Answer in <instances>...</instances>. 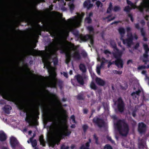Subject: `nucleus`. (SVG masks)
<instances>
[{
    "label": "nucleus",
    "mask_w": 149,
    "mask_h": 149,
    "mask_svg": "<svg viewBox=\"0 0 149 149\" xmlns=\"http://www.w3.org/2000/svg\"><path fill=\"white\" fill-rule=\"evenodd\" d=\"M139 46V45L138 44H137L135 47V48H136L138 47Z\"/></svg>",
    "instance_id": "6e6d98bb"
},
{
    "label": "nucleus",
    "mask_w": 149,
    "mask_h": 149,
    "mask_svg": "<svg viewBox=\"0 0 149 149\" xmlns=\"http://www.w3.org/2000/svg\"><path fill=\"white\" fill-rule=\"evenodd\" d=\"M79 67L80 70L83 72H84L86 71V69L84 64H80Z\"/></svg>",
    "instance_id": "4be33fe9"
},
{
    "label": "nucleus",
    "mask_w": 149,
    "mask_h": 149,
    "mask_svg": "<svg viewBox=\"0 0 149 149\" xmlns=\"http://www.w3.org/2000/svg\"><path fill=\"white\" fill-rule=\"evenodd\" d=\"M130 28L129 27H127V31H130Z\"/></svg>",
    "instance_id": "864d4df0"
},
{
    "label": "nucleus",
    "mask_w": 149,
    "mask_h": 149,
    "mask_svg": "<svg viewBox=\"0 0 149 149\" xmlns=\"http://www.w3.org/2000/svg\"><path fill=\"white\" fill-rule=\"evenodd\" d=\"M93 121L95 124L99 127H102L104 126L106 123L102 120L96 117L94 118Z\"/></svg>",
    "instance_id": "9d476101"
},
{
    "label": "nucleus",
    "mask_w": 149,
    "mask_h": 149,
    "mask_svg": "<svg viewBox=\"0 0 149 149\" xmlns=\"http://www.w3.org/2000/svg\"><path fill=\"white\" fill-rule=\"evenodd\" d=\"M149 68V65H147V66H140L138 68V69H143L145 68Z\"/></svg>",
    "instance_id": "a878e982"
},
{
    "label": "nucleus",
    "mask_w": 149,
    "mask_h": 149,
    "mask_svg": "<svg viewBox=\"0 0 149 149\" xmlns=\"http://www.w3.org/2000/svg\"><path fill=\"white\" fill-rule=\"evenodd\" d=\"M139 148H145L146 147V144L145 142H144L142 144H139Z\"/></svg>",
    "instance_id": "cd10ccee"
},
{
    "label": "nucleus",
    "mask_w": 149,
    "mask_h": 149,
    "mask_svg": "<svg viewBox=\"0 0 149 149\" xmlns=\"http://www.w3.org/2000/svg\"><path fill=\"white\" fill-rule=\"evenodd\" d=\"M131 63H132V60H129L127 62V64H128Z\"/></svg>",
    "instance_id": "a18cd8bd"
},
{
    "label": "nucleus",
    "mask_w": 149,
    "mask_h": 149,
    "mask_svg": "<svg viewBox=\"0 0 149 149\" xmlns=\"http://www.w3.org/2000/svg\"><path fill=\"white\" fill-rule=\"evenodd\" d=\"M89 147V143L87 142L86 143L85 145L81 146V149H88V147Z\"/></svg>",
    "instance_id": "5701e85b"
},
{
    "label": "nucleus",
    "mask_w": 149,
    "mask_h": 149,
    "mask_svg": "<svg viewBox=\"0 0 149 149\" xmlns=\"http://www.w3.org/2000/svg\"><path fill=\"white\" fill-rule=\"evenodd\" d=\"M10 143L13 148H14L18 143V141L15 137L11 136L10 138Z\"/></svg>",
    "instance_id": "ddd939ff"
},
{
    "label": "nucleus",
    "mask_w": 149,
    "mask_h": 149,
    "mask_svg": "<svg viewBox=\"0 0 149 149\" xmlns=\"http://www.w3.org/2000/svg\"><path fill=\"white\" fill-rule=\"evenodd\" d=\"M87 112V110L86 109H84V113H86Z\"/></svg>",
    "instance_id": "09e8293b"
},
{
    "label": "nucleus",
    "mask_w": 149,
    "mask_h": 149,
    "mask_svg": "<svg viewBox=\"0 0 149 149\" xmlns=\"http://www.w3.org/2000/svg\"><path fill=\"white\" fill-rule=\"evenodd\" d=\"M54 64L57 63V60L56 58H55L53 60Z\"/></svg>",
    "instance_id": "58836bf2"
},
{
    "label": "nucleus",
    "mask_w": 149,
    "mask_h": 149,
    "mask_svg": "<svg viewBox=\"0 0 149 149\" xmlns=\"http://www.w3.org/2000/svg\"><path fill=\"white\" fill-rule=\"evenodd\" d=\"M143 40L144 41H146L147 40L144 37Z\"/></svg>",
    "instance_id": "0e129e2a"
},
{
    "label": "nucleus",
    "mask_w": 149,
    "mask_h": 149,
    "mask_svg": "<svg viewBox=\"0 0 149 149\" xmlns=\"http://www.w3.org/2000/svg\"><path fill=\"white\" fill-rule=\"evenodd\" d=\"M47 120L52 122L49 129L48 140L49 145L53 147L58 143L63 136L70 135V132L68 130L66 119L60 114L52 113L47 116Z\"/></svg>",
    "instance_id": "f03ea898"
},
{
    "label": "nucleus",
    "mask_w": 149,
    "mask_h": 149,
    "mask_svg": "<svg viewBox=\"0 0 149 149\" xmlns=\"http://www.w3.org/2000/svg\"><path fill=\"white\" fill-rule=\"evenodd\" d=\"M116 126L120 134L123 136L127 135L128 131V127L127 124L120 121L116 124Z\"/></svg>",
    "instance_id": "423d86ee"
},
{
    "label": "nucleus",
    "mask_w": 149,
    "mask_h": 149,
    "mask_svg": "<svg viewBox=\"0 0 149 149\" xmlns=\"http://www.w3.org/2000/svg\"><path fill=\"white\" fill-rule=\"evenodd\" d=\"M142 89L141 88L139 89L136 92H133L132 94V95L133 98H136L138 96L139 93H140L142 91Z\"/></svg>",
    "instance_id": "2eb2a0df"
},
{
    "label": "nucleus",
    "mask_w": 149,
    "mask_h": 149,
    "mask_svg": "<svg viewBox=\"0 0 149 149\" xmlns=\"http://www.w3.org/2000/svg\"><path fill=\"white\" fill-rule=\"evenodd\" d=\"M72 70H70L69 72V74H72Z\"/></svg>",
    "instance_id": "052dcab7"
},
{
    "label": "nucleus",
    "mask_w": 149,
    "mask_h": 149,
    "mask_svg": "<svg viewBox=\"0 0 149 149\" xmlns=\"http://www.w3.org/2000/svg\"><path fill=\"white\" fill-rule=\"evenodd\" d=\"M69 6L71 9H72L74 8V5L73 4L69 5Z\"/></svg>",
    "instance_id": "c03bdc74"
},
{
    "label": "nucleus",
    "mask_w": 149,
    "mask_h": 149,
    "mask_svg": "<svg viewBox=\"0 0 149 149\" xmlns=\"http://www.w3.org/2000/svg\"><path fill=\"white\" fill-rule=\"evenodd\" d=\"M19 107L20 109H22L26 113V120L30 125H36L37 124V112H34L30 110L28 104L21 102Z\"/></svg>",
    "instance_id": "7ed1b4c3"
},
{
    "label": "nucleus",
    "mask_w": 149,
    "mask_h": 149,
    "mask_svg": "<svg viewBox=\"0 0 149 149\" xmlns=\"http://www.w3.org/2000/svg\"><path fill=\"white\" fill-rule=\"evenodd\" d=\"M109 63V64H108V67H109L111 65V63H110V62H108Z\"/></svg>",
    "instance_id": "4d7b16f0"
},
{
    "label": "nucleus",
    "mask_w": 149,
    "mask_h": 149,
    "mask_svg": "<svg viewBox=\"0 0 149 149\" xmlns=\"http://www.w3.org/2000/svg\"><path fill=\"white\" fill-rule=\"evenodd\" d=\"M94 139H95V141L97 143V142H96V141H97V137H96V136H95V135H94Z\"/></svg>",
    "instance_id": "3c124183"
},
{
    "label": "nucleus",
    "mask_w": 149,
    "mask_h": 149,
    "mask_svg": "<svg viewBox=\"0 0 149 149\" xmlns=\"http://www.w3.org/2000/svg\"><path fill=\"white\" fill-rule=\"evenodd\" d=\"M88 29L90 31H93V28L91 26H89L88 27Z\"/></svg>",
    "instance_id": "ea45409f"
},
{
    "label": "nucleus",
    "mask_w": 149,
    "mask_h": 149,
    "mask_svg": "<svg viewBox=\"0 0 149 149\" xmlns=\"http://www.w3.org/2000/svg\"><path fill=\"white\" fill-rule=\"evenodd\" d=\"M111 45L113 48L114 52L112 54L108 50H106L104 51V53L106 54H109L111 55H112L116 58L115 63L119 68H122L123 67L122 61L120 58L122 54L121 51H119L116 48V45L113 41H111Z\"/></svg>",
    "instance_id": "20e7f679"
},
{
    "label": "nucleus",
    "mask_w": 149,
    "mask_h": 149,
    "mask_svg": "<svg viewBox=\"0 0 149 149\" xmlns=\"http://www.w3.org/2000/svg\"><path fill=\"white\" fill-rule=\"evenodd\" d=\"M102 63H101V65H102L104 63L106 62V61L105 60V59L104 58H103L102 60Z\"/></svg>",
    "instance_id": "79ce46f5"
},
{
    "label": "nucleus",
    "mask_w": 149,
    "mask_h": 149,
    "mask_svg": "<svg viewBox=\"0 0 149 149\" xmlns=\"http://www.w3.org/2000/svg\"><path fill=\"white\" fill-rule=\"evenodd\" d=\"M141 74L145 76V78H144L145 81H147L148 80H149V77H148L146 70H143L141 72Z\"/></svg>",
    "instance_id": "aec40b11"
},
{
    "label": "nucleus",
    "mask_w": 149,
    "mask_h": 149,
    "mask_svg": "<svg viewBox=\"0 0 149 149\" xmlns=\"http://www.w3.org/2000/svg\"><path fill=\"white\" fill-rule=\"evenodd\" d=\"M62 74H63V75L66 78H68V74L66 73L65 72H63L61 73Z\"/></svg>",
    "instance_id": "e433bc0d"
},
{
    "label": "nucleus",
    "mask_w": 149,
    "mask_h": 149,
    "mask_svg": "<svg viewBox=\"0 0 149 149\" xmlns=\"http://www.w3.org/2000/svg\"><path fill=\"white\" fill-rule=\"evenodd\" d=\"M107 139L109 140H110L111 142L113 143V141H112L111 140V137L109 136H108L107 137Z\"/></svg>",
    "instance_id": "37998d69"
},
{
    "label": "nucleus",
    "mask_w": 149,
    "mask_h": 149,
    "mask_svg": "<svg viewBox=\"0 0 149 149\" xmlns=\"http://www.w3.org/2000/svg\"><path fill=\"white\" fill-rule=\"evenodd\" d=\"M96 4L98 8L101 7L102 6V3L99 1H97L96 2Z\"/></svg>",
    "instance_id": "bb28decb"
},
{
    "label": "nucleus",
    "mask_w": 149,
    "mask_h": 149,
    "mask_svg": "<svg viewBox=\"0 0 149 149\" xmlns=\"http://www.w3.org/2000/svg\"><path fill=\"white\" fill-rule=\"evenodd\" d=\"M68 146L63 145L62 146L61 149H68Z\"/></svg>",
    "instance_id": "c9c22d12"
},
{
    "label": "nucleus",
    "mask_w": 149,
    "mask_h": 149,
    "mask_svg": "<svg viewBox=\"0 0 149 149\" xmlns=\"http://www.w3.org/2000/svg\"><path fill=\"white\" fill-rule=\"evenodd\" d=\"M74 146H72L71 147L72 149H74Z\"/></svg>",
    "instance_id": "774afa93"
},
{
    "label": "nucleus",
    "mask_w": 149,
    "mask_h": 149,
    "mask_svg": "<svg viewBox=\"0 0 149 149\" xmlns=\"http://www.w3.org/2000/svg\"><path fill=\"white\" fill-rule=\"evenodd\" d=\"M100 67L97 66L96 68V71L98 74H100Z\"/></svg>",
    "instance_id": "7c9ffc66"
},
{
    "label": "nucleus",
    "mask_w": 149,
    "mask_h": 149,
    "mask_svg": "<svg viewBox=\"0 0 149 149\" xmlns=\"http://www.w3.org/2000/svg\"><path fill=\"white\" fill-rule=\"evenodd\" d=\"M40 141V144L43 146H45V142L43 140V138L42 136H41L39 138Z\"/></svg>",
    "instance_id": "412c9836"
},
{
    "label": "nucleus",
    "mask_w": 149,
    "mask_h": 149,
    "mask_svg": "<svg viewBox=\"0 0 149 149\" xmlns=\"http://www.w3.org/2000/svg\"><path fill=\"white\" fill-rule=\"evenodd\" d=\"M141 34L143 36H144V32H143V30H142L141 31Z\"/></svg>",
    "instance_id": "8fccbe9b"
},
{
    "label": "nucleus",
    "mask_w": 149,
    "mask_h": 149,
    "mask_svg": "<svg viewBox=\"0 0 149 149\" xmlns=\"http://www.w3.org/2000/svg\"><path fill=\"white\" fill-rule=\"evenodd\" d=\"M88 126L86 125H84L83 126V128L84 131H85L88 128Z\"/></svg>",
    "instance_id": "a19ab883"
},
{
    "label": "nucleus",
    "mask_w": 149,
    "mask_h": 149,
    "mask_svg": "<svg viewBox=\"0 0 149 149\" xmlns=\"http://www.w3.org/2000/svg\"><path fill=\"white\" fill-rule=\"evenodd\" d=\"M120 8L118 6H115L113 8V10L114 11L116 12L119 10Z\"/></svg>",
    "instance_id": "72a5a7b5"
},
{
    "label": "nucleus",
    "mask_w": 149,
    "mask_h": 149,
    "mask_svg": "<svg viewBox=\"0 0 149 149\" xmlns=\"http://www.w3.org/2000/svg\"><path fill=\"white\" fill-rule=\"evenodd\" d=\"M40 31H38V34H37V35H40Z\"/></svg>",
    "instance_id": "bf43d9fd"
},
{
    "label": "nucleus",
    "mask_w": 149,
    "mask_h": 149,
    "mask_svg": "<svg viewBox=\"0 0 149 149\" xmlns=\"http://www.w3.org/2000/svg\"><path fill=\"white\" fill-rule=\"evenodd\" d=\"M51 97L52 99H53V100H54V99H57V97L56 95L54 94H52L51 95Z\"/></svg>",
    "instance_id": "f704fd0d"
},
{
    "label": "nucleus",
    "mask_w": 149,
    "mask_h": 149,
    "mask_svg": "<svg viewBox=\"0 0 149 149\" xmlns=\"http://www.w3.org/2000/svg\"><path fill=\"white\" fill-rule=\"evenodd\" d=\"M30 141L32 147H35L37 145L36 141V140L32 141V139H30Z\"/></svg>",
    "instance_id": "b1692460"
},
{
    "label": "nucleus",
    "mask_w": 149,
    "mask_h": 149,
    "mask_svg": "<svg viewBox=\"0 0 149 149\" xmlns=\"http://www.w3.org/2000/svg\"><path fill=\"white\" fill-rule=\"evenodd\" d=\"M28 133H29V135H30L31 134V131H30Z\"/></svg>",
    "instance_id": "13d9d810"
},
{
    "label": "nucleus",
    "mask_w": 149,
    "mask_h": 149,
    "mask_svg": "<svg viewBox=\"0 0 149 149\" xmlns=\"http://www.w3.org/2000/svg\"><path fill=\"white\" fill-rule=\"evenodd\" d=\"M127 39L125 40H123V43L128 46H130L132 44V41L134 39H137V36L134 35L133 37L131 33H128L127 34Z\"/></svg>",
    "instance_id": "0eeeda50"
},
{
    "label": "nucleus",
    "mask_w": 149,
    "mask_h": 149,
    "mask_svg": "<svg viewBox=\"0 0 149 149\" xmlns=\"http://www.w3.org/2000/svg\"><path fill=\"white\" fill-rule=\"evenodd\" d=\"M6 138V136L4 132L3 131H0V140L1 141H4Z\"/></svg>",
    "instance_id": "f3484780"
},
{
    "label": "nucleus",
    "mask_w": 149,
    "mask_h": 149,
    "mask_svg": "<svg viewBox=\"0 0 149 149\" xmlns=\"http://www.w3.org/2000/svg\"><path fill=\"white\" fill-rule=\"evenodd\" d=\"M115 71L116 72H117V71ZM117 73L118 74H120L122 73V72H121V71H119V72H118V71H117Z\"/></svg>",
    "instance_id": "de8ad7c7"
},
{
    "label": "nucleus",
    "mask_w": 149,
    "mask_h": 149,
    "mask_svg": "<svg viewBox=\"0 0 149 149\" xmlns=\"http://www.w3.org/2000/svg\"><path fill=\"white\" fill-rule=\"evenodd\" d=\"M80 38L81 40L83 41H85L88 40H89L91 44H92L93 43V37L91 35H87L86 36L81 35L80 36Z\"/></svg>",
    "instance_id": "1a4fd4ad"
},
{
    "label": "nucleus",
    "mask_w": 149,
    "mask_h": 149,
    "mask_svg": "<svg viewBox=\"0 0 149 149\" xmlns=\"http://www.w3.org/2000/svg\"><path fill=\"white\" fill-rule=\"evenodd\" d=\"M127 3L128 4L130 5L132 8H138L140 11H143L145 10L149 13V0H143L140 5L138 7H137L130 1L127 0Z\"/></svg>",
    "instance_id": "39448f33"
},
{
    "label": "nucleus",
    "mask_w": 149,
    "mask_h": 149,
    "mask_svg": "<svg viewBox=\"0 0 149 149\" xmlns=\"http://www.w3.org/2000/svg\"><path fill=\"white\" fill-rule=\"evenodd\" d=\"M131 9L130 7L129 6H127L125 7L124 9V10L126 12L129 11Z\"/></svg>",
    "instance_id": "2f4dec72"
},
{
    "label": "nucleus",
    "mask_w": 149,
    "mask_h": 149,
    "mask_svg": "<svg viewBox=\"0 0 149 149\" xmlns=\"http://www.w3.org/2000/svg\"><path fill=\"white\" fill-rule=\"evenodd\" d=\"M92 13H90L88 14L87 15V17L85 19V22L88 23H90L91 20L90 17L92 15Z\"/></svg>",
    "instance_id": "a211bd4d"
},
{
    "label": "nucleus",
    "mask_w": 149,
    "mask_h": 149,
    "mask_svg": "<svg viewBox=\"0 0 149 149\" xmlns=\"http://www.w3.org/2000/svg\"><path fill=\"white\" fill-rule=\"evenodd\" d=\"M90 87L92 89H95L96 88L95 84L93 82H92L90 84Z\"/></svg>",
    "instance_id": "c85d7f7f"
},
{
    "label": "nucleus",
    "mask_w": 149,
    "mask_h": 149,
    "mask_svg": "<svg viewBox=\"0 0 149 149\" xmlns=\"http://www.w3.org/2000/svg\"><path fill=\"white\" fill-rule=\"evenodd\" d=\"M104 149H112V148L109 145H108V144H107V145L105 146L104 147Z\"/></svg>",
    "instance_id": "c756f323"
},
{
    "label": "nucleus",
    "mask_w": 149,
    "mask_h": 149,
    "mask_svg": "<svg viewBox=\"0 0 149 149\" xmlns=\"http://www.w3.org/2000/svg\"><path fill=\"white\" fill-rule=\"evenodd\" d=\"M71 119L72 120V121L73 123H75V121L74 120V115H72L71 117Z\"/></svg>",
    "instance_id": "4c0bfd02"
},
{
    "label": "nucleus",
    "mask_w": 149,
    "mask_h": 149,
    "mask_svg": "<svg viewBox=\"0 0 149 149\" xmlns=\"http://www.w3.org/2000/svg\"><path fill=\"white\" fill-rule=\"evenodd\" d=\"M129 17L131 20V21L132 22L133 21V19H132V16L131 15H130L129 16Z\"/></svg>",
    "instance_id": "49530a36"
},
{
    "label": "nucleus",
    "mask_w": 149,
    "mask_h": 149,
    "mask_svg": "<svg viewBox=\"0 0 149 149\" xmlns=\"http://www.w3.org/2000/svg\"><path fill=\"white\" fill-rule=\"evenodd\" d=\"M146 126L143 123L139 124L138 130L140 133H143L146 130Z\"/></svg>",
    "instance_id": "4468645a"
},
{
    "label": "nucleus",
    "mask_w": 149,
    "mask_h": 149,
    "mask_svg": "<svg viewBox=\"0 0 149 149\" xmlns=\"http://www.w3.org/2000/svg\"><path fill=\"white\" fill-rule=\"evenodd\" d=\"M77 81L79 83L81 84H84V80L82 77L80 75H78L76 76Z\"/></svg>",
    "instance_id": "6ab92c4d"
},
{
    "label": "nucleus",
    "mask_w": 149,
    "mask_h": 149,
    "mask_svg": "<svg viewBox=\"0 0 149 149\" xmlns=\"http://www.w3.org/2000/svg\"><path fill=\"white\" fill-rule=\"evenodd\" d=\"M143 46L144 49L146 51V53L144 54L143 57V58H142V59L143 61H146L148 57L147 52L149 51V48H148V46L147 45L144 44Z\"/></svg>",
    "instance_id": "f8f14e48"
},
{
    "label": "nucleus",
    "mask_w": 149,
    "mask_h": 149,
    "mask_svg": "<svg viewBox=\"0 0 149 149\" xmlns=\"http://www.w3.org/2000/svg\"><path fill=\"white\" fill-rule=\"evenodd\" d=\"M26 131H27V129H26V128H25L24 129V130H23V132L24 133H25Z\"/></svg>",
    "instance_id": "603ef678"
},
{
    "label": "nucleus",
    "mask_w": 149,
    "mask_h": 149,
    "mask_svg": "<svg viewBox=\"0 0 149 149\" xmlns=\"http://www.w3.org/2000/svg\"><path fill=\"white\" fill-rule=\"evenodd\" d=\"M97 60L99 61H100V58L99 57H98L97 58Z\"/></svg>",
    "instance_id": "5fc2aeb1"
},
{
    "label": "nucleus",
    "mask_w": 149,
    "mask_h": 149,
    "mask_svg": "<svg viewBox=\"0 0 149 149\" xmlns=\"http://www.w3.org/2000/svg\"><path fill=\"white\" fill-rule=\"evenodd\" d=\"M93 6V5L90 3V1L88 0L84 3V7L88 9H89Z\"/></svg>",
    "instance_id": "dca6fc26"
},
{
    "label": "nucleus",
    "mask_w": 149,
    "mask_h": 149,
    "mask_svg": "<svg viewBox=\"0 0 149 149\" xmlns=\"http://www.w3.org/2000/svg\"><path fill=\"white\" fill-rule=\"evenodd\" d=\"M138 24H136V27L137 28H138Z\"/></svg>",
    "instance_id": "e2e57ef3"
},
{
    "label": "nucleus",
    "mask_w": 149,
    "mask_h": 149,
    "mask_svg": "<svg viewBox=\"0 0 149 149\" xmlns=\"http://www.w3.org/2000/svg\"><path fill=\"white\" fill-rule=\"evenodd\" d=\"M84 16L83 13L78 14L74 16L65 22L62 27L59 26L54 28L51 31V34L54 37L55 40L53 43L46 48V51H37L33 48H30L28 54L33 56H40L42 57L44 67L47 68L49 74L47 78V85H56L57 80L55 68L51 66L49 61L51 56L54 54L57 50H60L66 55V63L68 64L70 61L71 56L75 58H79L80 56L77 47L66 40L68 32L73 30V28L79 26Z\"/></svg>",
    "instance_id": "f257e3e1"
},
{
    "label": "nucleus",
    "mask_w": 149,
    "mask_h": 149,
    "mask_svg": "<svg viewBox=\"0 0 149 149\" xmlns=\"http://www.w3.org/2000/svg\"><path fill=\"white\" fill-rule=\"evenodd\" d=\"M118 31L120 33L121 35H123L125 31L124 29L123 28H119L118 29Z\"/></svg>",
    "instance_id": "393cba45"
},
{
    "label": "nucleus",
    "mask_w": 149,
    "mask_h": 149,
    "mask_svg": "<svg viewBox=\"0 0 149 149\" xmlns=\"http://www.w3.org/2000/svg\"><path fill=\"white\" fill-rule=\"evenodd\" d=\"M112 8V5L111 3H110V5L109 6V7L108 8V9L107 10V12L109 13L111 10V8Z\"/></svg>",
    "instance_id": "473e14b6"
},
{
    "label": "nucleus",
    "mask_w": 149,
    "mask_h": 149,
    "mask_svg": "<svg viewBox=\"0 0 149 149\" xmlns=\"http://www.w3.org/2000/svg\"><path fill=\"white\" fill-rule=\"evenodd\" d=\"M132 116L133 117H135V115L134 113H133L132 114Z\"/></svg>",
    "instance_id": "680f3d73"
},
{
    "label": "nucleus",
    "mask_w": 149,
    "mask_h": 149,
    "mask_svg": "<svg viewBox=\"0 0 149 149\" xmlns=\"http://www.w3.org/2000/svg\"><path fill=\"white\" fill-rule=\"evenodd\" d=\"M148 82V84L149 86V80H148L147 81H146Z\"/></svg>",
    "instance_id": "338daca9"
},
{
    "label": "nucleus",
    "mask_w": 149,
    "mask_h": 149,
    "mask_svg": "<svg viewBox=\"0 0 149 149\" xmlns=\"http://www.w3.org/2000/svg\"><path fill=\"white\" fill-rule=\"evenodd\" d=\"M115 104L117 106L119 110L122 112L123 109V104L121 98H119L118 101L115 102Z\"/></svg>",
    "instance_id": "9b49d317"
},
{
    "label": "nucleus",
    "mask_w": 149,
    "mask_h": 149,
    "mask_svg": "<svg viewBox=\"0 0 149 149\" xmlns=\"http://www.w3.org/2000/svg\"><path fill=\"white\" fill-rule=\"evenodd\" d=\"M90 73L93 80H96L98 84L101 85H103L104 84V81L99 78H97L92 71H91V70H90Z\"/></svg>",
    "instance_id": "6e6552de"
},
{
    "label": "nucleus",
    "mask_w": 149,
    "mask_h": 149,
    "mask_svg": "<svg viewBox=\"0 0 149 149\" xmlns=\"http://www.w3.org/2000/svg\"><path fill=\"white\" fill-rule=\"evenodd\" d=\"M74 125H72V126H71V127H72V128H74Z\"/></svg>",
    "instance_id": "69168bd1"
}]
</instances>
